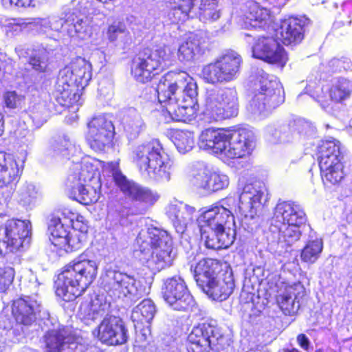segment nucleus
<instances>
[{"mask_svg":"<svg viewBox=\"0 0 352 352\" xmlns=\"http://www.w3.org/2000/svg\"><path fill=\"white\" fill-rule=\"evenodd\" d=\"M197 87L186 72H169L160 80L156 91L167 120L187 122L196 113L195 98Z\"/></svg>","mask_w":352,"mask_h":352,"instance_id":"f257e3e1","label":"nucleus"},{"mask_svg":"<svg viewBox=\"0 0 352 352\" xmlns=\"http://www.w3.org/2000/svg\"><path fill=\"white\" fill-rule=\"evenodd\" d=\"M198 146L228 162L250 155L254 147V137L252 131L246 129L231 133L221 129L208 128L201 132Z\"/></svg>","mask_w":352,"mask_h":352,"instance_id":"f03ea898","label":"nucleus"},{"mask_svg":"<svg viewBox=\"0 0 352 352\" xmlns=\"http://www.w3.org/2000/svg\"><path fill=\"white\" fill-rule=\"evenodd\" d=\"M136 245L140 261L155 272L171 266L175 258L171 236L157 228L141 230L136 238Z\"/></svg>","mask_w":352,"mask_h":352,"instance_id":"7ed1b4c3","label":"nucleus"},{"mask_svg":"<svg viewBox=\"0 0 352 352\" xmlns=\"http://www.w3.org/2000/svg\"><path fill=\"white\" fill-rule=\"evenodd\" d=\"M91 64L80 57L61 69L54 91L57 102L67 107L81 105L82 91L91 79Z\"/></svg>","mask_w":352,"mask_h":352,"instance_id":"20e7f679","label":"nucleus"},{"mask_svg":"<svg viewBox=\"0 0 352 352\" xmlns=\"http://www.w3.org/2000/svg\"><path fill=\"white\" fill-rule=\"evenodd\" d=\"M98 265L96 261L76 258L65 266L55 281L56 295L69 302L81 296L97 276Z\"/></svg>","mask_w":352,"mask_h":352,"instance_id":"39448f33","label":"nucleus"},{"mask_svg":"<svg viewBox=\"0 0 352 352\" xmlns=\"http://www.w3.org/2000/svg\"><path fill=\"white\" fill-rule=\"evenodd\" d=\"M97 165L96 160L86 157L70 167L65 185L72 199L85 205L99 199L101 184Z\"/></svg>","mask_w":352,"mask_h":352,"instance_id":"423d86ee","label":"nucleus"},{"mask_svg":"<svg viewBox=\"0 0 352 352\" xmlns=\"http://www.w3.org/2000/svg\"><path fill=\"white\" fill-rule=\"evenodd\" d=\"M306 221L302 207L291 201H279L274 211L270 231L281 248H287L298 241L300 228Z\"/></svg>","mask_w":352,"mask_h":352,"instance_id":"0eeeda50","label":"nucleus"},{"mask_svg":"<svg viewBox=\"0 0 352 352\" xmlns=\"http://www.w3.org/2000/svg\"><path fill=\"white\" fill-rule=\"evenodd\" d=\"M131 157L144 177L158 182L170 179L173 162L158 140L138 145Z\"/></svg>","mask_w":352,"mask_h":352,"instance_id":"6e6552de","label":"nucleus"},{"mask_svg":"<svg viewBox=\"0 0 352 352\" xmlns=\"http://www.w3.org/2000/svg\"><path fill=\"white\" fill-rule=\"evenodd\" d=\"M239 113L237 91L232 87L212 89L207 92L204 119L208 123L234 118Z\"/></svg>","mask_w":352,"mask_h":352,"instance_id":"1a4fd4ad","label":"nucleus"},{"mask_svg":"<svg viewBox=\"0 0 352 352\" xmlns=\"http://www.w3.org/2000/svg\"><path fill=\"white\" fill-rule=\"evenodd\" d=\"M259 89L248 106V111L256 116L265 117L284 102V91L280 82L262 72Z\"/></svg>","mask_w":352,"mask_h":352,"instance_id":"9d476101","label":"nucleus"},{"mask_svg":"<svg viewBox=\"0 0 352 352\" xmlns=\"http://www.w3.org/2000/svg\"><path fill=\"white\" fill-rule=\"evenodd\" d=\"M101 278L104 290L113 300L131 301L144 294L139 280L111 267L104 270Z\"/></svg>","mask_w":352,"mask_h":352,"instance_id":"9b49d317","label":"nucleus"},{"mask_svg":"<svg viewBox=\"0 0 352 352\" xmlns=\"http://www.w3.org/2000/svg\"><path fill=\"white\" fill-rule=\"evenodd\" d=\"M172 54L167 46L153 50L147 49L133 60L131 74L139 82H149L170 65Z\"/></svg>","mask_w":352,"mask_h":352,"instance_id":"f8f14e48","label":"nucleus"},{"mask_svg":"<svg viewBox=\"0 0 352 352\" xmlns=\"http://www.w3.org/2000/svg\"><path fill=\"white\" fill-rule=\"evenodd\" d=\"M241 63V55L234 51H229L214 63L205 65L201 75L208 83L229 82L238 77Z\"/></svg>","mask_w":352,"mask_h":352,"instance_id":"ddd939ff","label":"nucleus"},{"mask_svg":"<svg viewBox=\"0 0 352 352\" xmlns=\"http://www.w3.org/2000/svg\"><path fill=\"white\" fill-rule=\"evenodd\" d=\"M188 352H208L209 349L222 350L226 344V338L219 329L208 323L194 327L188 336Z\"/></svg>","mask_w":352,"mask_h":352,"instance_id":"4468645a","label":"nucleus"},{"mask_svg":"<svg viewBox=\"0 0 352 352\" xmlns=\"http://www.w3.org/2000/svg\"><path fill=\"white\" fill-rule=\"evenodd\" d=\"M191 183L198 190L208 195L226 188L230 179L227 175L219 170L197 164L192 173Z\"/></svg>","mask_w":352,"mask_h":352,"instance_id":"2eb2a0df","label":"nucleus"},{"mask_svg":"<svg viewBox=\"0 0 352 352\" xmlns=\"http://www.w3.org/2000/svg\"><path fill=\"white\" fill-rule=\"evenodd\" d=\"M162 292L164 300L175 310L186 311L194 305L193 297L181 277L167 278L164 281Z\"/></svg>","mask_w":352,"mask_h":352,"instance_id":"dca6fc26","label":"nucleus"},{"mask_svg":"<svg viewBox=\"0 0 352 352\" xmlns=\"http://www.w3.org/2000/svg\"><path fill=\"white\" fill-rule=\"evenodd\" d=\"M107 168L111 170L115 182L125 195L133 200L144 204V210L153 205L158 199L157 195L149 189L127 180L118 170L117 163H109Z\"/></svg>","mask_w":352,"mask_h":352,"instance_id":"f3484780","label":"nucleus"},{"mask_svg":"<svg viewBox=\"0 0 352 352\" xmlns=\"http://www.w3.org/2000/svg\"><path fill=\"white\" fill-rule=\"evenodd\" d=\"M3 232V245L6 248V252H16L30 243V222L19 219H10L5 223Z\"/></svg>","mask_w":352,"mask_h":352,"instance_id":"a211bd4d","label":"nucleus"},{"mask_svg":"<svg viewBox=\"0 0 352 352\" xmlns=\"http://www.w3.org/2000/svg\"><path fill=\"white\" fill-rule=\"evenodd\" d=\"M221 203L201 213L197 219L199 228L218 230L227 225H234V217L230 205L234 204V199L228 197Z\"/></svg>","mask_w":352,"mask_h":352,"instance_id":"6ab92c4d","label":"nucleus"},{"mask_svg":"<svg viewBox=\"0 0 352 352\" xmlns=\"http://www.w3.org/2000/svg\"><path fill=\"white\" fill-rule=\"evenodd\" d=\"M102 343L108 345H120L128 339V331L122 320L118 317L107 315L93 331Z\"/></svg>","mask_w":352,"mask_h":352,"instance_id":"aec40b11","label":"nucleus"},{"mask_svg":"<svg viewBox=\"0 0 352 352\" xmlns=\"http://www.w3.org/2000/svg\"><path fill=\"white\" fill-rule=\"evenodd\" d=\"M267 195L264 184L256 182L244 186L239 196V211L245 218L253 219Z\"/></svg>","mask_w":352,"mask_h":352,"instance_id":"412c9836","label":"nucleus"},{"mask_svg":"<svg viewBox=\"0 0 352 352\" xmlns=\"http://www.w3.org/2000/svg\"><path fill=\"white\" fill-rule=\"evenodd\" d=\"M113 133L112 122L104 116H99L89 122L87 140L92 149L101 151L111 144Z\"/></svg>","mask_w":352,"mask_h":352,"instance_id":"4be33fe9","label":"nucleus"},{"mask_svg":"<svg viewBox=\"0 0 352 352\" xmlns=\"http://www.w3.org/2000/svg\"><path fill=\"white\" fill-rule=\"evenodd\" d=\"M253 56L283 67L287 61L285 50L272 37H260L252 47Z\"/></svg>","mask_w":352,"mask_h":352,"instance_id":"5701e85b","label":"nucleus"},{"mask_svg":"<svg viewBox=\"0 0 352 352\" xmlns=\"http://www.w3.org/2000/svg\"><path fill=\"white\" fill-rule=\"evenodd\" d=\"M234 280L231 271L219 272L212 278L202 284L201 289L214 300H226L233 292Z\"/></svg>","mask_w":352,"mask_h":352,"instance_id":"b1692460","label":"nucleus"},{"mask_svg":"<svg viewBox=\"0 0 352 352\" xmlns=\"http://www.w3.org/2000/svg\"><path fill=\"white\" fill-rule=\"evenodd\" d=\"M309 23L305 16L285 19L276 30V36L286 45L298 44L303 39L305 28Z\"/></svg>","mask_w":352,"mask_h":352,"instance_id":"393cba45","label":"nucleus"},{"mask_svg":"<svg viewBox=\"0 0 352 352\" xmlns=\"http://www.w3.org/2000/svg\"><path fill=\"white\" fill-rule=\"evenodd\" d=\"M305 293V288L300 283L284 285L280 287L276 295V302L285 315L296 314L300 308V298Z\"/></svg>","mask_w":352,"mask_h":352,"instance_id":"a878e982","label":"nucleus"},{"mask_svg":"<svg viewBox=\"0 0 352 352\" xmlns=\"http://www.w3.org/2000/svg\"><path fill=\"white\" fill-rule=\"evenodd\" d=\"M272 16L268 9L255 1H250L242 9L239 23L243 28H264L272 22Z\"/></svg>","mask_w":352,"mask_h":352,"instance_id":"bb28decb","label":"nucleus"},{"mask_svg":"<svg viewBox=\"0 0 352 352\" xmlns=\"http://www.w3.org/2000/svg\"><path fill=\"white\" fill-rule=\"evenodd\" d=\"M196 210L182 202L168 205L167 215L177 233L184 234L194 221Z\"/></svg>","mask_w":352,"mask_h":352,"instance_id":"cd10ccee","label":"nucleus"},{"mask_svg":"<svg viewBox=\"0 0 352 352\" xmlns=\"http://www.w3.org/2000/svg\"><path fill=\"white\" fill-rule=\"evenodd\" d=\"M343 155L318 157V164L325 186L338 184L344 177Z\"/></svg>","mask_w":352,"mask_h":352,"instance_id":"c85d7f7f","label":"nucleus"},{"mask_svg":"<svg viewBox=\"0 0 352 352\" xmlns=\"http://www.w3.org/2000/svg\"><path fill=\"white\" fill-rule=\"evenodd\" d=\"M63 27L67 34L78 40H87L93 36V28L89 19L77 12L69 13L65 20Z\"/></svg>","mask_w":352,"mask_h":352,"instance_id":"c756f323","label":"nucleus"},{"mask_svg":"<svg viewBox=\"0 0 352 352\" xmlns=\"http://www.w3.org/2000/svg\"><path fill=\"white\" fill-rule=\"evenodd\" d=\"M45 338V352H75L77 348L76 340L65 330L48 331Z\"/></svg>","mask_w":352,"mask_h":352,"instance_id":"7c9ffc66","label":"nucleus"},{"mask_svg":"<svg viewBox=\"0 0 352 352\" xmlns=\"http://www.w3.org/2000/svg\"><path fill=\"white\" fill-rule=\"evenodd\" d=\"M110 303L104 294H95L89 302L82 303L79 315L85 320H96L104 316L109 309Z\"/></svg>","mask_w":352,"mask_h":352,"instance_id":"2f4dec72","label":"nucleus"},{"mask_svg":"<svg viewBox=\"0 0 352 352\" xmlns=\"http://www.w3.org/2000/svg\"><path fill=\"white\" fill-rule=\"evenodd\" d=\"M205 40L197 34H191L182 41L177 50L178 59L182 62H190L203 53Z\"/></svg>","mask_w":352,"mask_h":352,"instance_id":"473e14b6","label":"nucleus"},{"mask_svg":"<svg viewBox=\"0 0 352 352\" xmlns=\"http://www.w3.org/2000/svg\"><path fill=\"white\" fill-rule=\"evenodd\" d=\"M38 307L36 300L27 296L14 301L12 313L18 322L28 325L34 320L35 311Z\"/></svg>","mask_w":352,"mask_h":352,"instance_id":"72a5a7b5","label":"nucleus"},{"mask_svg":"<svg viewBox=\"0 0 352 352\" xmlns=\"http://www.w3.org/2000/svg\"><path fill=\"white\" fill-rule=\"evenodd\" d=\"M20 168L13 156L0 152V184H14L19 180Z\"/></svg>","mask_w":352,"mask_h":352,"instance_id":"f704fd0d","label":"nucleus"},{"mask_svg":"<svg viewBox=\"0 0 352 352\" xmlns=\"http://www.w3.org/2000/svg\"><path fill=\"white\" fill-rule=\"evenodd\" d=\"M219 264L217 260L212 258H203L200 260L194 267V277L197 285L201 287L208 279H210L218 273Z\"/></svg>","mask_w":352,"mask_h":352,"instance_id":"c9c22d12","label":"nucleus"},{"mask_svg":"<svg viewBox=\"0 0 352 352\" xmlns=\"http://www.w3.org/2000/svg\"><path fill=\"white\" fill-rule=\"evenodd\" d=\"M122 125L129 139H135L144 130L145 123L141 115L135 109H129L124 116Z\"/></svg>","mask_w":352,"mask_h":352,"instance_id":"e433bc0d","label":"nucleus"},{"mask_svg":"<svg viewBox=\"0 0 352 352\" xmlns=\"http://www.w3.org/2000/svg\"><path fill=\"white\" fill-rule=\"evenodd\" d=\"M198 16L204 23L217 21L221 16L219 0H196Z\"/></svg>","mask_w":352,"mask_h":352,"instance_id":"4c0bfd02","label":"nucleus"},{"mask_svg":"<svg viewBox=\"0 0 352 352\" xmlns=\"http://www.w3.org/2000/svg\"><path fill=\"white\" fill-rule=\"evenodd\" d=\"M19 57H29L28 63L32 68L39 72H45L47 66V54L43 49H25L23 47L16 48Z\"/></svg>","mask_w":352,"mask_h":352,"instance_id":"58836bf2","label":"nucleus"},{"mask_svg":"<svg viewBox=\"0 0 352 352\" xmlns=\"http://www.w3.org/2000/svg\"><path fill=\"white\" fill-rule=\"evenodd\" d=\"M352 94V80L343 77L334 78L329 89L331 101L338 103L349 98Z\"/></svg>","mask_w":352,"mask_h":352,"instance_id":"ea45409f","label":"nucleus"},{"mask_svg":"<svg viewBox=\"0 0 352 352\" xmlns=\"http://www.w3.org/2000/svg\"><path fill=\"white\" fill-rule=\"evenodd\" d=\"M156 312L155 306L150 299H144L138 304L132 311L131 319L135 328L139 324H148L153 320Z\"/></svg>","mask_w":352,"mask_h":352,"instance_id":"a19ab883","label":"nucleus"},{"mask_svg":"<svg viewBox=\"0 0 352 352\" xmlns=\"http://www.w3.org/2000/svg\"><path fill=\"white\" fill-rule=\"evenodd\" d=\"M175 4L168 12L171 23H177L188 19L190 13L196 6V0H170Z\"/></svg>","mask_w":352,"mask_h":352,"instance_id":"79ce46f5","label":"nucleus"},{"mask_svg":"<svg viewBox=\"0 0 352 352\" xmlns=\"http://www.w3.org/2000/svg\"><path fill=\"white\" fill-rule=\"evenodd\" d=\"M69 227H67L60 217H52L48 226L49 239L52 243L58 248L65 244V237L68 236Z\"/></svg>","mask_w":352,"mask_h":352,"instance_id":"37998d69","label":"nucleus"},{"mask_svg":"<svg viewBox=\"0 0 352 352\" xmlns=\"http://www.w3.org/2000/svg\"><path fill=\"white\" fill-rule=\"evenodd\" d=\"M322 249L323 242L321 239H310L302 250L300 258L305 262L314 263L320 257Z\"/></svg>","mask_w":352,"mask_h":352,"instance_id":"c03bdc74","label":"nucleus"},{"mask_svg":"<svg viewBox=\"0 0 352 352\" xmlns=\"http://www.w3.org/2000/svg\"><path fill=\"white\" fill-rule=\"evenodd\" d=\"M40 195L38 188L32 183L24 184L18 191V202L24 206L33 204Z\"/></svg>","mask_w":352,"mask_h":352,"instance_id":"a18cd8bd","label":"nucleus"},{"mask_svg":"<svg viewBox=\"0 0 352 352\" xmlns=\"http://www.w3.org/2000/svg\"><path fill=\"white\" fill-rule=\"evenodd\" d=\"M173 143L177 151L182 154L190 151L195 146L193 133L188 131H179L175 133Z\"/></svg>","mask_w":352,"mask_h":352,"instance_id":"49530a36","label":"nucleus"},{"mask_svg":"<svg viewBox=\"0 0 352 352\" xmlns=\"http://www.w3.org/2000/svg\"><path fill=\"white\" fill-rule=\"evenodd\" d=\"M301 126L302 124L298 122L292 126H285L279 130H275L274 133H273L274 140L280 143H287L298 139L300 133H302L300 131Z\"/></svg>","mask_w":352,"mask_h":352,"instance_id":"de8ad7c7","label":"nucleus"},{"mask_svg":"<svg viewBox=\"0 0 352 352\" xmlns=\"http://www.w3.org/2000/svg\"><path fill=\"white\" fill-rule=\"evenodd\" d=\"M338 155H343L342 148L340 141L334 138L322 141L318 146V157H323Z\"/></svg>","mask_w":352,"mask_h":352,"instance_id":"09e8293b","label":"nucleus"},{"mask_svg":"<svg viewBox=\"0 0 352 352\" xmlns=\"http://www.w3.org/2000/svg\"><path fill=\"white\" fill-rule=\"evenodd\" d=\"M52 148L56 154L61 155L66 158L73 156L78 151L75 145L66 137L55 140L52 144Z\"/></svg>","mask_w":352,"mask_h":352,"instance_id":"8fccbe9b","label":"nucleus"},{"mask_svg":"<svg viewBox=\"0 0 352 352\" xmlns=\"http://www.w3.org/2000/svg\"><path fill=\"white\" fill-rule=\"evenodd\" d=\"M86 234L79 233L76 230L69 231L68 236L65 237V244L60 245L58 248L66 252H72L79 250L86 240Z\"/></svg>","mask_w":352,"mask_h":352,"instance_id":"3c124183","label":"nucleus"},{"mask_svg":"<svg viewBox=\"0 0 352 352\" xmlns=\"http://www.w3.org/2000/svg\"><path fill=\"white\" fill-rule=\"evenodd\" d=\"M221 249L229 248L234 241L236 236L235 221L234 225L225 226L223 228L217 230Z\"/></svg>","mask_w":352,"mask_h":352,"instance_id":"603ef678","label":"nucleus"},{"mask_svg":"<svg viewBox=\"0 0 352 352\" xmlns=\"http://www.w3.org/2000/svg\"><path fill=\"white\" fill-rule=\"evenodd\" d=\"M201 238L206 247L212 250L221 249L220 241L219 240V234L217 230L207 229L206 228H199Z\"/></svg>","mask_w":352,"mask_h":352,"instance_id":"864d4df0","label":"nucleus"},{"mask_svg":"<svg viewBox=\"0 0 352 352\" xmlns=\"http://www.w3.org/2000/svg\"><path fill=\"white\" fill-rule=\"evenodd\" d=\"M103 7L96 1H87L83 7L78 12L80 14H83L85 17H87L91 22V19L94 16L103 17L104 14L102 10Z\"/></svg>","mask_w":352,"mask_h":352,"instance_id":"5fc2aeb1","label":"nucleus"},{"mask_svg":"<svg viewBox=\"0 0 352 352\" xmlns=\"http://www.w3.org/2000/svg\"><path fill=\"white\" fill-rule=\"evenodd\" d=\"M35 24L38 30L44 33L50 30L58 31L63 27L62 20H58L55 18L38 19L35 21Z\"/></svg>","mask_w":352,"mask_h":352,"instance_id":"6e6d98bb","label":"nucleus"},{"mask_svg":"<svg viewBox=\"0 0 352 352\" xmlns=\"http://www.w3.org/2000/svg\"><path fill=\"white\" fill-rule=\"evenodd\" d=\"M50 112L43 103L38 104L32 107V118L38 125H42L49 118Z\"/></svg>","mask_w":352,"mask_h":352,"instance_id":"4d7b16f0","label":"nucleus"},{"mask_svg":"<svg viewBox=\"0 0 352 352\" xmlns=\"http://www.w3.org/2000/svg\"><path fill=\"white\" fill-rule=\"evenodd\" d=\"M3 102L6 107L16 109L21 107L24 102V96L14 91H8L3 94Z\"/></svg>","mask_w":352,"mask_h":352,"instance_id":"13d9d810","label":"nucleus"},{"mask_svg":"<svg viewBox=\"0 0 352 352\" xmlns=\"http://www.w3.org/2000/svg\"><path fill=\"white\" fill-rule=\"evenodd\" d=\"M14 277V270L12 267H0V292H5L9 287Z\"/></svg>","mask_w":352,"mask_h":352,"instance_id":"bf43d9fd","label":"nucleus"},{"mask_svg":"<svg viewBox=\"0 0 352 352\" xmlns=\"http://www.w3.org/2000/svg\"><path fill=\"white\" fill-rule=\"evenodd\" d=\"M126 27L124 23L120 21H114L109 25L107 30L108 39L113 42L117 40L119 35L125 33Z\"/></svg>","mask_w":352,"mask_h":352,"instance_id":"052dcab7","label":"nucleus"},{"mask_svg":"<svg viewBox=\"0 0 352 352\" xmlns=\"http://www.w3.org/2000/svg\"><path fill=\"white\" fill-rule=\"evenodd\" d=\"M333 72L351 71L352 62L348 58H333L329 63Z\"/></svg>","mask_w":352,"mask_h":352,"instance_id":"680f3d73","label":"nucleus"},{"mask_svg":"<svg viewBox=\"0 0 352 352\" xmlns=\"http://www.w3.org/2000/svg\"><path fill=\"white\" fill-rule=\"evenodd\" d=\"M35 1L36 0H1L2 5L6 8L35 6Z\"/></svg>","mask_w":352,"mask_h":352,"instance_id":"e2e57ef3","label":"nucleus"},{"mask_svg":"<svg viewBox=\"0 0 352 352\" xmlns=\"http://www.w3.org/2000/svg\"><path fill=\"white\" fill-rule=\"evenodd\" d=\"M13 185L0 184V204H7L10 201L14 190Z\"/></svg>","mask_w":352,"mask_h":352,"instance_id":"0e129e2a","label":"nucleus"},{"mask_svg":"<svg viewBox=\"0 0 352 352\" xmlns=\"http://www.w3.org/2000/svg\"><path fill=\"white\" fill-rule=\"evenodd\" d=\"M17 138L21 144L28 146L34 142V135L30 130L23 129L18 132Z\"/></svg>","mask_w":352,"mask_h":352,"instance_id":"69168bd1","label":"nucleus"},{"mask_svg":"<svg viewBox=\"0 0 352 352\" xmlns=\"http://www.w3.org/2000/svg\"><path fill=\"white\" fill-rule=\"evenodd\" d=\"M78 217V214L73 212L69 209H64L60 212V217H59L67 227H70Z\"/></svg>","mask_w":352,"mask_h":352,"instance_id":"338daca9","label":"nucleus"},{"mask_svg":"<svg viewBox=\"0 0 352 352\" xmlns=\"http://www.w3.org/2000/svg\"><path fill=\"white\" fill-rule=\"evenodd\" d=\"M24 28L23 23L16 21V19L10 20L6 25V32H12V34L21 32Z\"/></svg>","mask_w":352,"mask_h":352,"instance_id":"774afa93","label":"nucleus"}]
</instances>
